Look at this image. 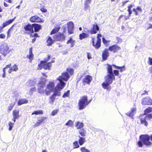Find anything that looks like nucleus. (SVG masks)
<instances>
[{
    "label": "nucleus",
    "mask_w": 152,
    "mask_h": 152,
    "mask_svg": "<svg viewBox=\"0 0 152 152\" xmlns=\"http://www.w3.org/2000/svg\"><path fill=\"white\" fill-rule=\"evenodd\" d=\"M129 1H123L122 2V6H124V5L126 4L127 2H128Z\"/></svg>",
    "instance_id": "62"
},
{
    "label": "nucleus",
    "mask_w": 152,
    "mask_h": 152,
    "mask_svg": "<svg viewBox=\"0 0 152 152\" xmlns=\"http://www.w3.org/2000/svg\"><path fill=\"white\" fill-rule=\"evenodd\" d=\"M50 58V56L48 55V57L46 59H45L44 61H41L40 64L38 65V69H41L43 67L45 69H50V67L51 66V63H46L47 61Z\"/></svg>",
    "instance_id": "5"
},
{
    "label": "nucleus",
    "mask_w": 152,
    "mask_h": 152,
    "mask_svg": "<svg viewBox=\"0 0 152 152\" xmlns=\"http://www.w3.org/2000/svg\"><path fill=\"white\" fill-rule=\"evenodd\" d=\"M10 51L9 47L7 43H4L1 45L0 48V52L4 56H5L10 52Z\"/></svg>",
    "instance_id": "7"
},
{
    "label": "nucleus",
    "mask_w": 152,
    "mask_h": 152,
    "mask_svg": "<svg viewBox=\"0 0 152 152\" xmlns=\"http://www.w3.org/2000/svg\"><path fill=\"white\" fill-rule=\"evenodd\" d=\"M102 42H103V43L104 44H107L108 42H110V41H107V40H106L104 37H103L102 38Z\"/></svg>",
    "instance_id": "54"
},
{
    "label": "nucleus",
    "mask_w": 152,
    "mask_h": 152,
    "mask_svg": "<svg viewBox=\"0 0 152 152\" xmlns=\"http://www.w3.org/2000/svg\"><path fill=\"white\" fill-rule=\"evenodd\" d=\"M15 105V103H11L10 104V106L8 107V110H9V111H10L11 110H12L13 108V107Z\"/></svg>",
    "instance_id": "45"
},
{
    "label": "nucleus",
    "mask_w": 152,
    "mask_h": 152,
    "mask_svg": "<svg viewBox=\"0 0 152 152\" xmlns=\"http://www.w3.org/2000/svg\"><path fill=\"white\" fill-rule=\"evenodd\" d=\"M26 85L28 86H34L35 83L32 80H28L26 83Z\"/></svg>",
    "instance_id": "30"
},
{
    "label": "nucleus",
    "mask_w": 152,
    "mask_h": 152,
    "mask_svg": "<svg viewBox=\"0 0 152 152\" xmlns=\"http://www.w3.org/2000/svg\"><path fill=\"white\" fill-rule=\"evenodd\" d=\"M46 118L44 117H41L37 121L36 123L33 126L34 128L39 126L44 121Z\"/></svg>",
    "instance_id": "18"
},
{
    "label": "nucleus",
    "mask_w": 152,
    "mask_h": 152,
    "mask_svg": "<svg viewBox=\"0 0 152 152\" xmlns=\"http://www.w3.org/2000/svg\"><path fill=\"white\" fill-rule=\"evenodd\" d=\"M142 104L143 105H150L152 104V100L149 97L145 98L142 101Z\"/></svg>",
    "instance_id": "11"
},
{
    "label": "nucleus",
    "mask_w": 152,
    "mask_h": 152,
    "mask_svg": "<svg viewBox=\"0 0 152 152\" xmlns=\"http://www.w3.org/2000/svg\"><path fill=\"white\" fill-rule=\"evenodd\" d=\"M36 88L34 87L31 88L30 90V91H36Z\"/></svg>",
    "instance_id": "60"
},
{
    "label": "nucleus",
    "mask_w": 152,
    "mask_h": 152,
    "mask_svg": "<svg viewBox=\"0 0 152 152\" xmlns=\"http://www.w3.org/2000/svg\"><path fill=\"white\" fill-rule=\"evenodd\" d=\"M89 36V34H87L83 33L80 34L79 38L80 40H82L84 38L88 37Z\"/></svg>",
    "instance_id": "27"
},
{
    "label": "nucleus",
    "mask_w": 152,
    "mask_h": 152,
    "mask_svg": "<svg viewBox=\"0 0 152 152\" xmlns=\"http://www.w3.org/2000/svg\"><path fill=\"white\" fill-rule=\"evenodd\" d=\"M92 77L89 75H86L85 78L83 79V81L84 83L89 84L92 80Z\"/></svg>",
    "instance_id": "19"
},
{
    "label": "nucleus",
    "mask_w": 152,
    "mask_h": 152,
    "mask_svg": "<svg viewBox=\"0 0 152 152\" xmlns=\"http://www.w3.org/2000/svg\"><path fill=\"white\" fill-rule=\"evenodd\" d=\"M70 77V75L67 72H65L61 73L57 79V80L59 81V83L57 86V87L59 90H61L64 87L65 83L63 81H67Z\"/></svg>",
    "instance_id": "1"
},
{
    "label": "nucleus",
    "mask_w": 152,
    "mask_h": 152,
    "mask_svg": "<svg viewBox=\"0 0 152 152\" xmlns=\"http://www.w3.org/2000/svg\"><path fill=\"white\" fill-rule=\"evenodd\" d=\"M14 19H15V18H14L13 19H11L9 20H8L7 21H8V22L9 24H10L12 22H13L14 21Z\"/></svg>",
    "instance_id": "57"
},
{
    "label": "nucleus",
    "mask_w": 152,
    "mask_h": 152,
    "mask_svg": "<svg viewBox=\"0 0 152 152\" xmlns=\"http://www.w3.org/2000/svg\"><path fill=\"white\" fill-rule=\"evenodd\" d=\"M47 45L48 46L51 45L53 43V41L50 37H49L47 41Z\"/></svg>",
    "instance_id": "36"
},
{
    "label": "nucleus",
    "mask_w": 152,
    "mask_h": 152,
    "mask_svg": "<svg viewBox=\"0 0 152 152\" xmlns=\"http://www.w3.org/2000/svg\"><path fill=\"white\" fill-rule=\"evenodd\" d=\"M121 49V48L117 45H113L109 47L108 50L111 51H113L114 53H116L118 50Z\"/></svg>",
    "instance_id": "13"
},
{
    "label": "nucleus",
    "mask_w": 152,
    "mask_h": 152,
    "mask_svg": "<svg viewBox=\"0 0 152 152\" xmlns=\"http://www.w3.org/2000/svg\"><path fill=\"white\" fill-rule=\"evenodd\" d=\"M107 74L111 75H114L113 74V70L112 69V66L109 64H107Z\"/></svg>",
    "instance_id": "22"
},
{
    "label": "nucleus",
    "mask_w": 152,
    "mask_h": 152,
    "mask_svg": "<svg viewBox=\"0 0 152 152\" xmlns=\"http://www.w3.org/2000/svg\"><path fill=\"white\" fill-rule=\"evenodd\" d=\"M32 52V48H31L29 49V54H33Z\"/></svg>",
    "instance_id": "63"
},
{
    "label": "nucleus",
    "mask_w": 152,
    "mask_h": 152,
    "mask_svg": "<svg viewBox=\"0 0 152 152\" xmlns=\"http://www.w3.org/2000/svg\"><path fill=\"white\" fill-rule=\"evenodd\" d=\"M89 4H84V9L85 10L89 8Z\"/></svg>",
    "instance_id": "55"
},
{
    "label": "nucleus",
    "mask_w": 152,
    "mask_h": 152,
    "mask_svg": "<svg viewBox=\"0 0 152 152\" xmlns=\"http://www.w3.org/2000/svg\"><path fill=\"white\" fill-rule=\"evenodd\" d=\"M99 30V28L97 24H94L93 25V27L90 31V32L91 34H95Z\"/></svg>",
    "instance_id": "16"
},
{
    "label": "nucleus",
    "mask_w": 152,
    "mask_h": 152,
    "mask_svg": "<svg viewBox=\"0 0 152 152\" xmlns=\"http://www.w3.org/2000/svg\"><path fill=\"white\" fill-rule=\"evenodd\" d=\"M113 74L116 76H118L119 75V71L118 70H114Z\"/></svg>",
    "instance_id": "48"
},
{
    "label": "nucleus",
    "mask_w": 152,
    "mask_h": 152,
    "mask_svg": "<svg viewBox=\"0 0 152 152\" xmlns=\"http://www.w3.org/2000/svg\"><path fill=\"white\" fill-rule=\"evenodd\" d=\"M67 70L69 73L70 75H72L73 73V71L72 69L71 68H68L67 69Z\"/></svg>",
    "instance_id": "47"
},
{
    "label": "nucleus",
    "mask_w": 152,
    "mask_h": 152,
    "mask_svg": "<svg viewBox=\"0 0 152 152\" xmlns=\"http://www.w3.org/2000/svg\"><path fill=\"white\" fill-rule=\"evenodd\" d=\"M109 56V52L108 49H105L103 51L102 53V57L104 60L107 59V58Z\"/></svg>",
    "instance_id": "17"
},
{
    "label": "nucleus",
    "mask_w": 152,
    "mask_h": 152,
    "mask_svg": "<svg viewBox=\"0 0 152 152\" xmlns=\"http://www.w3.org/2000/svg\"><path fill=\"white\" fill-rule=\"evenodd\" d=\"M28 102V100L26 99H20L18 102V105H21L24 104H26Z\"/></svg>",
    "instance_id": "21"
},
{
    "label": "nucleus",
    "mask_w": 152,
    "mask_h": 152,
    "mask_svg": "<svg viewBox=\"0 0 152 152\" xmlns=\"http://www.w3.org/2000/svg\"><path fill=\"white\" fill-rule=\"evenodd\" d=\"M30 20L32 22H43L44 21V20L42 21L40 18L37 15L32 16L30 18Z\"/></svg>",
    "instance_id": "14"
},
{
    "label": "nucleus",
    "mask_w": 152,
    "mask_h": 152,
    "mask_svg": "<svg viewBox=\"0 0 152 152\" xmlns=\"http://www.w3.org/2000/svg\"><path fill=\"white\" fill-rule=\"evenodd\" d=\"M151 118H152V114H149L145 116L144 118L141 119V123L142 124H144L145 126H147L148 124L146 121Z\"/></svg>",
    "instance_id": "10"
},
{
    "label": "nucleus",
    "mask_w": 152,
    "mask_h": 152,
    "mask_svg": "<svg viewBox=\"0 0 152 152\" xmlns=\"http://www.w3.org/2000/svg\"><path fill=\"white\" fill-rule=\"evenodd\" d=\"M74 147L73 148H78L79 147V145L78 144V142L77 141H76L75 142H74L73 143Z\"/></svg>",
    "instance_id": "42"
},
{
    "label": "nucleus",
    "mask_w": 152,
    "mask_h": 152,
    "mask_svg": "<svg viewBox=\"0 0 152 152\" xmlns=\"http://www.w3.org/2000/svg\"><path fill=\"white\" fill-rule=\"evenodd\" d=\"M4 6L5 7H8L9 6V5L6 3L5 2H4Z\"/></svg>",
    "instance_id": "64"
},
{
    "label": "nucleus",
    "mask_w": 152,
    "mask_h": 152,
    "mask_svg": "<svg viewBox=\"0 0 152 152\" xmlns=\"http://www.w3.org/2000/svg\"><path fill=\"white\" fill-rule=\"evenodd\" d=\"M102 37V35L98 34L97 37V40L96 43L94 41H93V45L96 48L98 49L101 46V39L100 37Z\"/></svg>",
    "instance_id": "8"
},
{
    "label": "nucleus",
    "mask_w": 152,
    "mask_h": 152,
    "mask_svg": "<svg viewBox=\"0 0 152 152\" xmlns=\"http://www.w3.org/2000/svg\"><path fill=\"white\" fill-rule=\"evenodd\" d=\"M58 112V110H53L52 112V115H56Z\"/></svg>",
    "instance_id": "51"
},
{
    "label": "nucleus",
    "mask_w": 152,
    "mask_h": 152,
    "mask_svg": "<svg viewBox=\"0 0 152 152\" xmlns=\"http://www.w3.org/2000/svg\"><path fill=\"white\" fill-rule=\"evenodd\" d=\"M70 91L68 90L66 92H65L62 96V97L65 98L66 97H68L70 94Z\"/></svg>",
    "instance_id": "40"
},
{
    "label": "nucleus",
    "mask_w": 152,
    "mask_h": 152,
    "mask_svg": "<svg viewBox=\"0 0 152 152\" xmlns=\"http://www.w3.org/2000/svg\"><path fill=\"white\" fill-rule=\"evenodd\" d=\"M152 112V108L148 107L144 111V115H146L151 112Z\"/></svg>",
    "instance_id": "34"
},
{
    "label": "nucleus",
    "mask_w": 152,
    "mask_h": 152,
    "mask_svg": "<svg viewBox=\"0 0 152 152\" xmlns=\"http://www.w3.org/2000/svg\"><path fill=\"white\" fill-rule=\"evenodd\" d=\"M13 117L15 118H18L19 117V111L17 110H14L13 112Z\"/></svg>",
    "instance_id": "26"
},
{
    "label": "nucleus",
    "mask_w": 152,
    "mask_h": 152,
    "mask_svg": "<svg viewBox=\"0 0 152 152\" xmlns=\"http://www.w3.org/2000/svg\"><path fill=\"white\" fill-rule=\"evenodd\" d=\"M55 97L56 96H54L53 94L50 97V98L51 99V101L49 102L51 104H53L55 101Z\"/></svg>",
    "instance_id": "39"
},
{
    "label": "nucleus",
    "mask_w": 152,
    "mask_h": 152,
    "mask_svg": "<svg viewBox=\"0 0 152 152\" xmlns=\"http://www.w3.org/2000/svg\"><path fill=\"white\" fill-rule=\"evenodd\" d=\"M113 66H115V68L116 69H120V71L121 72H122L123 71H124L125 70V67L124 66L120 67L118 66L115 65H113Z\"/></svg>",
    "instance_id": "31"
},
{
    "label": "nucleus",
    "mask_w": 152,
    "mask_h": 152,
    "mask_svg": "<svg viewBox=\"0 0 152 152\" xmlns=\"http://www.w3.org/2000/svg\"><path fill=\"white\" fill-rule=\"evenodd\" d=\"M67 25L69 34H70L73 33L74 27V23L72 21H70L67 23Z\"/></svg>",
    "instance_id": "9"
},
{
    "label": "nucleus",
    "mask_w": 152,
    "mask_h": 152,
    "mask_svg": "<svg viewBox=\"0 0 152 152\" xmlns=\"http://www.w3.org/2000/svg\"><path fill=\"white\" fill-rule=\"evenodd\" d=\"M105 81L102 84L103 88L105 89H109L110 88L109 85L113 82V80H115V77L114 75L107 74L104 77Z\"/></svg>",
    "instance_id": "4"
},
{
    "label": "nucleus",
    "mask_w": 152,
    "mask_h": 152,
    "mask_svg": "<svg viewBox=\"0 0 152 152\" xmlns=\"http://www.w3.org/2000/svg\"><path fill=\"white\" fill-rule=\"evenodd\" d=\"M87 58L88 59L91 58V55L90 53H87Z\"/></svg>",
    "instance_id": "58"
},
{
    "label": "nucleus",
    "mask_w": 152,
    "mask_h": 152,
    "mask_svg": "<svg viewBox=\"0 0 152 152\" xmlns=\"http://www.w3.org/2000/svg\"><path fill=\"white\" fill-rule=\"evenodd\" d=\"M136 10L140 11H142L141 8L140 7H137L136 8Z\"/></svg>",
    "instance_id": "61"
},
{
    "label": "nucleus",
    "mask_w": 152,
    "mask_h": 152,
    "mask_svg": "<svg viewBox=\"0 0 152 152\" xmlns=\"http://www.w3.org/2000/svg\"><path fill=\"white\" fill-rule=\"evenodd\" d=\"M79 143L80 145H82L85 142V138L79 137Z\"/></svg>",
    "instance_id": "29"
},
{
    "label": "nucleus",
    "mask_w": 152,
    "mask_h": 152,
    "mask_svg": "<svg viewBox=\"0 0 152 152\" xmlns=\"http://www.w3.org/2000/svg\"><path fill=\"white\" fill-rule=\"evenodd\" d=\"M14 123H12L11 122H10L9 123V130L10 131L12 130V129Z\"/></svg>",
    "instance_id": "44"
},
{
    "label": "nucleus",
    "mask_w": 152,
    "mask_h": 152,
    "mask_svg": "<svg viewBox=\"0 0 152 152\" xmlns=\"http://www.w3.org/2000/svg\"><path fill=\"white\" fill-rule=\"evenodd\" d=\"M5 37V36L3 34H0V38H4Z\"/></svg>",
    "instance_id": "59"
},
{
    "label": "nucleus",
    "mask_w": 152,
    "mask_h": 152,
    "mask_svg": "<svg viewBox=\"0 0 152 152\" xmlns=\"http://www.w3.org/2000/svg\"><path fill=\"white\" fill-rule=\"evenodd\" d=\"M56 87L57 88V90L56 91L55 90V91L53 95L55 96H59L61 95V93L59 91L61 90H59L57 87Z\"/></svg>",
    "instance_id": "32"
},
{
    "label": "nucleus",
    "mask_w": 152,
    "mask_h": 152,
    "mask_svg": "<svg viewBox=\"0 0 152 152\" xmlns=\"http://www.w3.org/2000/svg\"><path fill=\"white\" fill-rule=\"evenodd\" d=\"M33 57L34 55L33 54H29V55L27 56V57L31 61L33 60Z\"/></svg>",
    "instance_id": "46"
},
{
    "label": "nucleus",
    "mask_w": 152,
    "mask_h": 152,
    "mask_svg": "<svg viewBox=\"0 0 152 152\" xmlns=\"http://www.w3.org/2000/svg\"><path fill=\"white\" fill-rule=\"evenodd\" d=\"M40 10L42 12H46L47 11V9L44 8H41Z\"/></svg>",
    "instance_id": "56"
},
{
    "label": "nucleus",
    "mask_w": 152,
    "mask_h": 152,
    "mask_svg": "<svg viewBox=\"0 0 152 152\" xmlns=\"http://www.w3.org/2000/svg\"><path fill=\"white\" fill-rule=\"evenodd\" d=\"M73 121L71 120H69L65 124L66 126H68L69 127H72L73 126Z\"/></svg>",
    "instance_id": "35"
},
{
    "label": "nucleus",
    "mask_w": 152,
    "mask_h": 152,
    "mask_svg": "<svg viewBox=\"0 0 152 152\" xmlns=\"http://www.w3.org/2000/svg\"><path fill=\"white\" fill-rule=\"evenodd\" d=\"M140 140L137 142L138 146L140 148L143 146V144L148 146L151 145L152 143L149 141L150 136L147 134L142 135L140 136Z\"/></svg>",
    "instance_id": "3"
},
{
    "label": "nucleus",
    "mask_w": 152,
    "mask_h": 152,
    "mask_svg": "<svg viewBox=\"0 0 152 152\" xmlns=\"http://www.w3.org/2000/svg\"><path fill=\"white\" fill-rule=\"evenodd\" d=\"M55 84L53 82H50L47 87L45 88H38V92L40 94H44L46 95L50 94L51 92H53L54 90Z\"/></svg>",
    "instance_id": "2"
},
{
    "label": "nucleus",
    "mask_w": 152,
    "mask_h": 152,
    "mask_svg": "<svg viewBox=\"0 0 152 152\" xmlns=\"http://www.w3.org/2000/svg\"><path fill=\"white\" fill-rule=\"evenodd\" d=\"M89 103L87 96H83L79 101L78 106L79 109L82 110L84 109Z\"/></svg>",
    "instance_id": "6"
},
{
    "label": "nucleus",
    "mask_w": 152,
    "mask_h": 152,
    "mask_svg": "<svg viewBox=\"0 0 152 152\" xmlns=\"http://www.w3.org/2000/svg\"><path fill=\"white\" fill-rule=\"evenodd\" d=\"M81 152H91L88 150L86 149L85 147H82L80 148Z\"/></svg>",
    "instance_id": "43"
},
{
    "label": "nucleus",
    "mask_w": 152,
    "mask_h": 152,
    "mask_svg": "<svg viewBox=\"0 0 152 152\" xmlns=\"http://www.w3.org/2000/svg\"><path fill=\"white\" fill-rule=\"evenodd\" d=\"M25 30L28 33H33L34 32L32 24H28L24 27Z\"/></svg>",
    "instance_id": "15"
},
{
    "label": "nucleus",
    "mask_w": 152,
    "mask_h": 152,
    "mask_svg": "<svg viewBox=\"0 0 152 152\" xmlns=\"http://www.w3.org/2000/svg\"><path fill=\"white\" fill-rule=\"evenodd\" d=\"M69 43H70L71 44L70 45V47H73L74 46L75 43V40H73L72 38H70L69 40H68L66 44H68Z\"/></svg>",
    "instance_id": "25"
},
{
    "label": "nucleus",
    "mask_w": 152,
    "mask_h": 152,
    "mask_svg": "<svg viewBox=\"0 0 152 152\" xmlns=\"http://www.w3.org/2000/svg\"><path fill=\"white\" fill-rule=\"evenodd\" d=\"M148 63L151 65H152V58L149 57L148 58Z\"/></svg>",
    "instance_id": "49"
},
{
    "label": "nucleus",
    "mask_w": 152,
    "mask_h": 152,
    "mask_svg": "<svg viewBox=\"0 0 152 152\" xmlns=\"http://www.w3.org/2000/svg\"><path fill=\"white\" fill-rule=\"evenodd\" d=\"M11 66V64H9L7 65L6 67L4 69L3 71H6L7 69H9V68Z\"/></svg>",
    "instance_id": "50"
},
{
    "label": "nucleus",
    "mask_w": 152,
    "mask_h": 152,
    "mask_svg": "<svg viewBox=\"0 0 152 152\" xmlns=\"http://www.w3.org/2000/svg\"><path fill=\"white\" fill-rule=\"evenodd\" d=\"M79 133L82 136L84 137L86 136V131L84 129L80 130L79 131Z\"/></svg>",
    "instance_id": "33"
},
{
    "label": "nucleus",
    "mask_w": 152,
    "mask_h": 152,
    "mask_svg": "<svg viewBox=\"0 0 152 152\" xmlns=\"http://www.w3.org/2000/svg\"><path fill=\"white\" fill-rule=\"evenodd\" d=\"M32 26L35 32L38 31L41 28V26L38 24H32Z\"/></svg>",
    "instance_id": "24"
},
{
    "label": "nucleus",
    "mask_w": 152,
    "mask_h": 152,
    "mask_svg": "<svg viewBox=\"0 0 152 152\" xmlns=\"http://www.w3.org/2000/svg\"><path fill=\"white\" fill-rule=\"evenodd\" d=\"M38 88H44L45 86V83L44 82H40L38 84Z\"/></svg>",
    "instance_id": "37"
},
{
    "label": "nucleus",
    "mask_w": 152,
    "mask_h": 152,
    "mask_svg": "<svg viewBox=\"0 0 152 152\" xmlns=\"http://www.w3.org/2000/svg\"><path fill=\"white\" fill-rule=\"evenodd\" d=\"M60 27H57L56 28H55L53 29L51 31L50 34H54L56 32H57L60 29Z\"/></svg>",
    "instance_id": "38"
},
{
    "label": "nucleus",
    "mask_w": 152,
    "mask_h": 152,
    "mask_svg": "<svg viewBox=\"0 0 152 152\" xmlns=\"http://www.w3.org/2000/svg\"><path fill=\"white\" fill-rule=\"evenodd\" d=\"M75 124V126L77 129H80L83 126V124L79 121L76 122Z\"/></svg>",
    "instance_id": "28"
},
{
    "label": "nucleus",
    "mask_w": 152,
    "mask_h": 152,
    "mask_svg": "<svg viewBox=\"0 0 152 152\" xmlns=\"http://www.w3.org/2000/svg\"><path fill=\"white\" fill-rule=\"evenodd\" d=\"M56 41H63L65 39V37L63 34H58L54 37Z\"/></svg>",
    "instance_id": "12"
},
{
    "label": "nucleus",
    "mask_w": 152,
    "mask_h": 152,
    "mask_svg": "<svg viewBox=\"0 0 152 152\" xmlns=\"http://www.w3.org/2000/svg\"><path fill=\"white\" fill-rule=\"evenodd\" d=\"M9 24H10L8 23V21H6L5 22H4L3 23V27H5V26H6L9 25Z\"/></svg>",
    "instance_id": "52"
},
{
    "label": "nucleus",
    "mask_w": 152,
    "mask_h": 152,
    "mask_svg": "<svg viewBox=\"0 0 152 152\" xmlns=\"http://www.w3.org/2000/svg\"><path fill=\"white\" fill-rule=\"evenodd\" d=\"M43 112L42 110H37L34 111L33 113H32V115L34 114L38 115L42 114Z\"/></svg>",
    "instance_id": "41"
},
{
    "label": "nucleus",
    "mask_w": 152,
    "mask_h": 152,
    "mask_svg": "<svg viewBox=\"0 0 152 152\" xmlns=\"http://www.w3.org/2000/svg\"><path fill=\"white\" fill-rule=\"evenodd\" d=\"M91 2V0H86L85 1L84 4H90Z\"/></svg>",
    "instance_id": "53"
},
{
    "label": "nucleus",
    "mask_w": 152,
    "mask_h": 152,
    "mask_svg": "<svg viewBox=\"0 0 152 152\" xmlns=\"http://www.w3.org/2000/svg\"><path fill=\"white\" fill-rule=\"evenodd\" d=\"M136 111V108H133L132 109L131 111H130L126 113V115L131 117L132 118H133V116L134 115V114L135 113Z\"/></svg>",
    "instance_id": "20"
},
{
    "label": "nucleus",
    "mask_w": 152,
    "mask_h": 152,
    "mask_svg": "<svg viewBox=\"0 0 152 152\" xmlns=\"http://www.w3.org/2000/svg\"><path fill=\"white\" fill-rule=\"evenodd\" d=\"M18 69L17 66L16 64H14L10 68H9L8 70V72L9 73H10L12 71H16Z\"/></svg>",
    "instance_id": "23"
}]
</instances>
